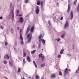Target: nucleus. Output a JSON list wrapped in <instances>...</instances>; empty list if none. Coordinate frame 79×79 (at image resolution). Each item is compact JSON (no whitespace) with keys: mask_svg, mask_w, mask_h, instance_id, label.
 Listing matches in <instances>:
<instances>
[{"mask_svg":"<svg viewBox=\"0 0 79 79\" xmlns=\"http://www.w3.org/2000/svg\"><path fill=\"white\" fill-rule=\"evenodd\" d=\"M55 40H57L58 41V39H56Z\"/></svg>","mask_w":79,"mask_h":79,"instance_id":"0e129e2a","label":"nucleus"},{"mask_svg":"<svg viewBox=\"0 0 79 79\" xmlns=\"http://www.w3.org/2000/svg\"><path fill=\"white\" fill-rule=\"evenodd\" d=\"M40 39L39 40V42L40 43H41V42L42 41V39Z\"/></svg>","mask_w":79,"mask_h":79,"instance_id":"4c0bfd02","label":"nucleus"},{"mask_svg":"<svg viewBox=\"0 0 79 79\" xmlns=\"http://www.w3.org/2000/svg\"><path fill=\"white\" fill-rule=\"evenodd\" d=\"M35 78L36 79H40V77H39V76L38 75H36L35 77Z\"/></svg>","mask_w":79,"mask_h":79,"instance_id":"f3484780","label":"nucleus"},{"mask_svg":"<svg viewBox=\"0 0 79 79\" xmlns=\"http://www.w3.org/2000/svg\"><path fill=\"white\" fill-rule=\"evenodd\" d=\"M27 59L28 61L29 62H30L31 61V59L30 58V57L29 56H27Z\"/></svg>","mask_w":79,"mask_h":79,"instance_id":"2eb2a0df","label":"nucleus"},{"mask_svg":"<svg viewBox=\"0 0 79 79\" xmlns=\"http://www.w3.org/2000/svg\"><path fill=\"white\" fill-rule=\"evenodd\" d=\"M33 63H34V64H35L36 63H35V61H34V60L33 61Z\"/></svg>","mask_w":79,"mask_h":79,"instance_id":"5fc2aeb1","label":"nucleus"},{"mask_svg":"<svg viewBox=\"0 0 79 79\" xmlns=\"http://www.w3.org/2000/svg\"><path fill=\"white\" fill-rule=\"evenodd\" d=\"M68 74V68H66L64 69V76L65 77L66 75Z\"/></svg>","mask_w":79,"mask_h":79,"instance_id":"f03ea898","label":"nucleus"},{"mask_svg":"<svg viewBox=\"0 0 79 79\" xmlns=\"http://www.w3.org/2000/svg\"><path fill=\"white\" fill-rule=\"evenodd\" d=\"M0 27L1 28V29H3V26L1 25Z\"/></svg>","mask_w":79,"mask_h":79,"instance_id":"c9c22d12","label":"nucleus"},{"mask_svg":"<svg viewBox=\"0 0 79 79\" xmlns=\"http://www.w3.org/2000/svg\"><path fill=\"white\" fill-rule=\"evenodd\" d=\"M35 12L36 15H39L40 12V8L38 6H36L35 7Z\"/></svg>","mask_w":79,"mask_h":79,"instance_id":"f257e3e1","label":"nucleus"},{"mask_svg":"<svg viewBox=\"0 0 79 79\" xmlns=\"http://www.w3.org/2000/svg\"><path fill=\"white\" fill-rule=\"evenodd\" d=\"M78 73V69H77L76 71V73Z\"/></svg>","mask_w":79,"mask_h":79,"instance_id":"864d4df0","label":"nucleus"},{"mask_svg":"<svg viewBox=\"0 0 79 79\" xmlns=\"http://www.w3.org/2000/svg\"><path fill=\"white\" fill-rule=\"evenodd\" d=\"M20 71H21V69L19 68L18 70V73H20Z\"/></svg>","mask_w":79,"mask_h":79,"instance_id":"e433bc0d","label":"nucleus"},{"mask_svg":"<svg viewBox=\"0 0 79 79\" xmlns=\"http://www.w3.org/2000/svg\"><path fill=\"white\" fill-rule=\"evenodd\" d=\"M10 31L12 32V34H13V32H14V29L12 28H10Z\"/></svg>","mask_w":79,"mask_h":79,"instance_id":"a211bd4d","label":"nucleus"},{"mask_svg":"<svg viewBox=\"0 0 79 79\" xmlns=\"http://www.w3.org/2000/svg\"><path fill=\"white\" fill-rule=\"evenodd\" d=\"M77 0H75L73 2V5H76V3H77Z\"/></svg>","mask_w":79,"mask_h":79,"instance_id":"412c9836","label":"nucleus"},{"mask_svg":"<svg viewBox=\"0 0 79 79\" xmlns=\"http://www.w3.org/2000/svg\"><path fill=\"white\" fill-rule=\"evenodd\" d=\"M31 27V25H29L27 28V31H26V35H27L28 34V32H29V31H30V28Z\"/></svg>","mask_w":79,"mask_h":79,"instance_id":"7ed1b4c3","label":"nucleus"},{"mask_svg":"<svg viewBox=\"0 0 79 79\" xmlns=\"http://www.w3.org/2000/svg\"><path fill=\"white\" fill-rule=\"evenodd\" d=\"M64 52V49H62L61 50L60 52V55H61V54H62V53H63V52Z\"/></svg>","mask_w":79,"mask_h":79,"instance_id":"aec40b11","label":"nucleus"},{"mask_svg":"<svg viewBox=\"0 0 79 79\" xmlns=\"http://www.w3.org/2000/svg\"><path fill=\"white\" fill-rule=\"evenodd\" d=\"M62 43V42H60L59 43L60 44H61Z\"/></svg>","mask_w":79,"mask_h":79,"instance_id":"338daca9","label":"nucleus"},{"mask_svg":"<svg viewBox=\"0 0 79 79\" xmlns=\"http://www.w3.org/2000/svg\"><path fill=\"white\" fill-rule=\"evenodd\" d=\"M20 39L22 41L21 42V45H24V42L23 41V37H20Z\"/></svg>","mask_w":79,"mask_h":79,"instance_id":"423d86ee","label":"nucleus"},{"mask_svg":"<svg viewBox=\"0 0 79 79\" xmlns=\"http://www.w3.org/2000/svg\"><path fill=\"white\" fill-rule=\"evenodd\" d=\"M68 26V22L66 21V22L65 23V24L64 25V28L66 29V28Z\"/></svg>","mask_w":79,"mask_h":79,"instance_id":"1a4fd4ad","label":"nucleus"},{"mask_svg":"<svg viewBox=\"0 0 79 79\" xmlns=\"http://www.w3.org/2000/svg\"><path fill=\"white\" fill-rule=\"evenodd\" d=\"M59 5V3H57V5Z\"/></svg>","mask_w":79,"mask_h":79,"instance_id":"e2e57ef3","label":"nucleus"},{"mask_svg":"<svg viewBox=\"0 0 79 79\" xmlns=\"http://www.w3.org/2000/svg\"><path fill=\"white\" fill-rule=\"evenodd\" d=\"M10 65L11 66V62H9Z\"/></svg>","mask_w":79,"mask_h":79,"instance_id":"4d7b16f0","label":"nucleus"},{"mask_svg":"<svg viewBox=\"0 0 79 79\" xmlns=\"http://www.w3.org/2000/svg\"><path fill=\"white\" fill-rule=\"evenodd\" d=\"M40 5H41V8L42 10H43L44 9V7H43V1H41L40 2Z\"/></svg>","mask_w":79,"mask_h":79,"instance_id":"6e6552de","label":"nucleus"},{"mask_svg":"<svg viewBox=\"0 0 79 79\" xmlns=\"http://www.w3.org/2000/svg\"><path fill=\"white\" fill-rule=\"evenodd\" d=\"M33 48H35V46L34 45H33Z\"/></svg>","mask_w":79,"mask_h":79,"instance_id":"bf43d9fd","label":"nucleus"},{"mask_svg":"<svg viewBox=\"0 0 79 79\" xmlns=\"http://www.w3.org/2000/svg\"><path fill=\"white\" fill-rule=\"evenodd\" d=\"M62 35L65 36V35H66V33H65V32H64Z\"/></svg>","mask_w":79,"mask_h":79,"instance_id":"49530a36","label":"nucleus"},{"mask_svg":"<svg viewBox=\"0 0 79 79\" xmlns=\"http://www.w3.org/2000/svg\"><path fill=\"white\" fill-rule=\"evenodd\" d=\"M34 30V26H33L31 27V32H33Z\"/></svg>","mask_w":79,"mask_h":79,"instance_id":"ddd939ff","label":"nucleus"},{"mask_svg":"<svg viewBox=\"0 0 79 79\" xmlns=\"http://www.w3.org/2000/svg\"><path fill=\"white\" fill-rule=\"evenodd\" d=\"M34 65L35 68H37V64H36V63Z\"/></svg>","mask_w":79,"mask_h":79,"instance_id":"c03bdc74","label":"nucleus"},{"mask_svg":"<svg viewBox=\"0 0 79 79\" xmlns=\"http://www.w3.org/2000/svg\"><path fill=\"white\" fill-rule=\"evenodd\" d=\"M19 16H20V17H22V15H21V14H19Z\"/></svg>","mask_w":79,"mask_h":79,"instance_id":"6e6d98bb","label":"nucleus"},{"mask_svg":"<svg viewBox=\"0 0 79 79\" xmlns=\"http://www.w3.org/2000/svg\"><path fill=\"white\" fill-rule=\"evenodd\" d=\"M5 46H7V45H8V43L7 42H6L5 43Z\"/></svg>","mask_w":79,"mask_h":79,"instance_id":"72a5a7b5","label":"nucleus"},{"mask_svg":"<svg viewBox=\"0 0 79 79\" xmlns=\"http://www.w3.org/2000/svg\"><path fill=\"white\" fill-rule=\"evenodd\" d=\"M40 2L39 1H38L37 2V4L38 5H40Z\"/></svg>","mask_w":79,"mask_h":79,"instance_id":"b1692460","label":"nucleus"},{"mask_svg":"<svg viewBox=\"0 0 79 79\" xmlns=\"http://www.w3.org/2000/svg\"><path fill=\"white\" fill-rule=\"evenodd\" d=\"M6 57L7 59L8 60H9V59H10V56H8V54H6L4 56V59H5V58H6Z\"/></svg>","mask_w":79,"mask_h":79,"instance_id":"0eeeda50","label":"nucleus"},{"mask_svg":"<svg viewBox=\"0 0 79 79\" xmlns=\"http://www.w3.org/2000/svg\"><path fill=\"white\" fill-rule=\"evenodd\" d=\"M42 37L43 36L42 35H40L39 36V39H42Z\"/></svg>","mask_w":79,"mask_h":79,"instance_id":"a878e982","label":"nucleus"},{"mask_svg":"<svg viewBox=\"0 0 79 79\" xmlns=\"http://www.w3.org/2000/svg\"><path fill=\"white\" fill-rule=\"evenodd\" d=\"M45 66V64H41L40 65L41 67H44V66Z\"/></svg>","mask_w":79,"mask_h":79,"instance_id":"c756f323","label":"nucleus"},{"mask_svg":"<svg viewBox=\"0 0 79 79\" xmlns=\"http://www.w3.org/2000/svg\"><path fill=\"white\" fill-rule=\"evenodd\" d=\"M22 29H20V37H23L22 36Z\"/></svg>","mask_w":79,"mask_h":79,"instance_id":"f8f14e48","label":"nucleus"},{"mask_svg":"<svg viewBox=\"0 0 79 79\" xmlns=\"http://www.w3.org/2000/svg\"><path fill=\"white\" fill-rule=\"evenodd\" d=\"M58 58H60L61 57V55H58L57 56Z\"/></svg>","mask_w":79,"mask_h":79,"instance_id":"a19ab883","label":"nucleus"},{"mask_svg":"<svg viewBox=\"0 0 79 79\" xmlns=\"http://www.w3.org/2000/svg\"><path fill=\"white\" fill-rule=\"evenodd\" d=\"M20 23H23L24 22V19H23V18L21 17L19 18V19Z\"/></svg>","mask_w":79,"mask_h":79,"instance_id":"39448f33","label":"nucleus"},{"mask_svg":"<svg viewBox=\"0 0 79 79\" xmlns=\"http://www.w3.org/2000/svg\"><path fill=\"white\" fill-rule=\"evenodd\" d=\"M71 18H70V19H72L73 18V11H71Z\"/></svg>","mask_w":79,"mask_h":79,"instance_id":"9d476101","label":"nucleus"},{"mask_svg":"<svg viewBox=\"0 0 79 79\" xmlns=\"http://www.w3.org/2000/svg\"><path fill=\"white\" fill-rule=\"evenodd\" d=\"M3 62L5 64H6V63H7V62L6 60H4L3 61Z\"/></svg>","mask_w":79,"mask_h":79,"instance_id":"c85d7f7f","label":"nucleus"},{"mask_svg":"<svg viewBox=\"0 0 79 79\" xmlns=\"http://www.w3.org/2000/svg\"><path fill=\"white\" fill-rule=\"evenodd\" d=\"M23 54H24V56H26V52H24L23 53Z\"/></svg>","mask_w":79,"mask_h":79,"instance_id":"a18cd8bd","label":"nucleus"},{"mask_svg":"<svg viewBox=\"0 0 79 79\" xmlns=\"http://www.w3.org/2000/svg\"><path fill=\"white\" fill-rule=\"evenodd\" d=\"M25 3H29V0H26V1L25 2Z\"/></svg>","mask_w":79,"mask_h":79,"instance_id":"2f4dec72","label":"nucleus"},{"mask_svg":"<svg viewBox=\"0 0 79 79\" xmlns=\"http://www.w3.org/2000/svg\"><path fill=\"white\" fill-rule=\"evenodd\" d=\"M11 13L12 14V18L14 19V10H12L11 11Z\"/></svg>","mask_w":79,"mask_h":79,"instance_id":"4468645a","label":"nucleus"},{"mask_svg":"<svg viewBox=\"0 0 79 79\" xmlns=\"http://www.w3.org/2000/svg\"><path fill=\"white\" fill-rule=\"evenodd\" d=\"M48 23L49 26H52V23H50V21H48Z\"/></svg>","mask_w":79,"mask_h":79,"instance_id":"bb28decb","label":"nucleus"},{"mask_svg":"<svg viewBox=\"0 0 79 79\" xmlns=\"http://www.w3.org/2000/svg\"><path fill=\"white\" fill-rule=\"evenodd\" d=\"M35 52H36V50H34L33 51H31V54H34V53H35Z\"/></svg>","mask_w":79,"mask_h":79,"instance_id":"4be33fe9","label":"nucleus"},{"mask_svg":"<svg viewBox=\"0 0 79 79\" xmlns=\"http://www.w3.org/2000/svg\"><path fill=\"white\" fill-rule=\"evenodd\" d=\"M30 35H31V33H30L29 35H27V39H28V38H29V37Z\"/></svg>","mask_w":79,"mask_h":79,"instance_id":"473e14b6","label":"nucleus"},{"mask_svg":"<svg viewBox=\"0 0 79 79\" xmlns=\"http://www.w3.org/2000/svg\"><path fill=\"white\" fill-rule=\"evenodd\" d=\"M63 16L61 17L60 19V20H63Z\"/></svg>","mask_w":79,"mask_h":79,"instance_id":"79ce46f5","label":"nucleus"},{"mask_svg":"<svg viewBox=\"0 0 79 79\" xmlns=\"http://www.w3.org/2000/svg\"><path fill=\"white\" fill-rule=\"evenodd\" d=\"M17 41H16L15 43V46H16H16H17Z\"/></svg>","mask_w":79,"mask_h":79,"instance_id":"58836bf2","label":"nucleus"},{"mask_svg":"<svg viewBox=\"0 0 79 79\" xmlns=\"http://www.w3.org/2000/svg\"><path fill=\"white\" fill-rule=\"evenodd\" d=\"M69 71H71V69H69Z\"/></svg>","mask_w":79,"mask_h":79,"instance_id":"680f3d73","label":"nucleus"},{"mask_svg":"<svg viewBox=\"0 0 79 79\" xmlns=\"http://www.w3.org/2000/svg\"><path fill=\"white\" fill-rule=\"evenodd\" d=\"M68 2L69 5L67 10V13H69V11H70V6H69V3H70V1L69 0Z\"/></svg>","mask_w":79,"mask_h":79,"instance_id":"20e7f679","label":"nucleus"},{"mask_svg":"<svg viewBox=\"0 0 79 79\" xmlns=\"http://www.w3.org/2000/svg\"><path fill=\"white\" fill-rule=\"evenodd\" d=\"M42 55H43V54L42 53L40 54L39 55V58H41V57L42 56Z\"/></svg>","mask_w":79,"mask_h":79,"instance_id":"5701e85b","label":"nucleus"},{"mask_svg":"<svg viewBox=\"0 0 79 79\" xmlns=\"http://www.w3.org/2000/svg\"><path fill=\"white\" fill-rule=\"evenodd\" d=\"M23 63H26V61L25 60V58L23 59Z\"/></svg>","mask_w":79,"mask_h":79,"instance_id":"7c9ffc66","label":"nucleus"},{"mask_svg":"<svg viewBox=\"0 0 79 79\" xmlns=\"http://www.w3.org/2000/svg\"><path fill=\"white\" fill-rule=\"evenodd\" d=\"M41 79H44V78L42 77L41 78Z\"/></svg>","mask_w":79,"mask_h":79,"instance_id":"774afa93","label":"nucleus"},{"mask_svg":"<svg viewBox=\"0 0 79 79\" xmlns=\"http://www.w3.org/2000/svg\"><path fill=\"white\" fill-rule=\"evenodd\" d=\"M58 40H57V42H58L60 40V39H59V38H58Z\"/></svg>","mask_w":79,"mask_h":79,"instance_id":"603ef678","label":"nucleus"},{"mask_svg":"<svg viewBox=\"0 0 79 79\" xmlns=\"http://www.w3.org/2000/svg\"><path fill=\"white\" fill-rule=\"evenodd\" d=\"M64 35H61V37L62 38H63V39H64Z\"/></svg>","mask_w":79,"mask_h":79,"instance_id":"ea45409f","label":"nucleus"},{"mask_svg":"<svg viewBox=\"0 0 79 79\" xmlns=\"http://www.w3.org/2000/svg\"><path fill=\"white\" fill-rule=\"evenodd\" d=\"M19 60H21V58L20 57L19 58Z\"/></svg>","mask_w":79,"mask_h":79,"instance_id":"69168bd1","label":"nucleus"},{"mask_svg":"<svg viewBox=\"0 0 79 79\" xmlns=\"http://www.w3.org/2000/svg\"><path fill=\"white\" fill-rule=\"evenodd\" d=\"M16 16H18V13H17Z\"/></svg>","mask_w":79,"mask_h":79,"instance_id":"052dcab7","label":"nucleus"},{"mask_svg":"<svg viewBox=\"0 0 79 79\" xmlns=\"http://www.w3.org/2000/svg\"><path fill=\"white\" fill-rule=\"evenodd\" d=\"M59 75V76H63V75L62 74V73L61 72V71H60Z\"/></svg>","mask_w":79,"mask_h":79,"instance_id":"6ab92c4d","label":"nucleus"},{"mask_svg":"<svg viewBox=\"0 0 79 79\" xmlns=\"http://www.w3.org/2000/svg\"><path fill=\"white\" fill-rule=\"evenodd\" d=\"M17 30H18V31H19V27H17Z\"/></svg>","mask_w":79,"mask_h":79,"instance_id":"37998d69","label":"nucleus"},{"mask_svg":"<svg viewBox=\"0 0 79 79\" xmlns=\"http://www.w3.org/2000/svg\"><path fill=\"white\" fill-rule=\"evenodd\" d=\"M42 42L43 44H45V40L44 39H43L42 40Z\"/></svg>","mask_w":79,"mask_h":79,"instance_id":"393cba45","label":"nucleus"},{"mask_svg":"<svg viewBox=\"0 0 79 79\" xmlns=\"http://www.w3.org/2000/svg\"><path fill=\"white\" fill-rule=\"evenodd\" d=\"M31 39H32V35H31L28 39V43H30V41L31 40Z\"/></svg>","mask_w":79,"mask_h":79,"instance_id":"9b49d317","label":"nucleus"},{"mask_svg":"<svg viewBox=\"0 0 79 79\" xmlns=\"http://www.w3.org/2000/svg\"><path fill=\"white\" fill-rule=\"evenodd\" d=\"M19 9L17 11V13H19Z\"/></svg>","mask_w":79,"mask_h":79,"instance_id":"8fccbe9b","label":"nucleus"},{"mask_svg":"<svg viewBox=\"0 0 79 79\" xmlns=\"http://www.w3.org/2000/svg\"><path fill=\"white\" fill-rule=\"evenodd\" d=\"M0 19H3V17L2 16L0 17Z\"/></svg>","mask_w":79,"mask_h":79,"instance_id":"3c124183","label":"nucleus"},{"mask_svg":"<svg viewBox=\"0 0 79 79\" xmlns=\"http://www.w3.org/2000/svg\"><path fill=\"white\" fill-rule=\"evenodd\" d=\"M40 47H41V44H39L38 45V48H40Z\"/></svg>","mask_w":79,"mask_h":79,"instance_id":"f704fd0d","label":"nucleus"},{"mask_svg":"<svg viewBox=\"0 0 79 79\" xmlns=\"http://www.w3.org/2000/svg\"><path fill=\"white\" fill-rule=\"evenodd\" d=\"M67 55H68V56H70V57H71V55L70 54H67Z\"/></svg>","mask_w":79,"mask_h":79,"instance_id":"de8ad7c7","label":"nucleus"},{"mask_svg":"<svg viewBox=\"0 0 79 79\" xmlns=\"http://www.w3.org/2000/svg\"><path fill=\"white\" fill-rule=\"evenodd\" d=\"M12 6V3H10V8H11Z\"/></svg>","mask_w":79,"mask_h":79,"instance_id":"09e8293b","label":"nucleus"},{"mask_svg":"<svg viewBox=\"0 0 79 79\" xmlns=\"http://www.w3.org/2000/svg\"><path fill=\"white\" fill-rule=\"evenodd\" d=\"M55 76H56V75H55V74H52L51 75V77L53 79V78H55Z\"/></svg>","mask_w":79,"mask_h":79,"instance_id":"dca6fc26","label":"nucleus"},{"mask_svg":"<svg viewBox=\"0 0 79 79\" xmlns=\"http://www.w3.org/2000/svg\"><path fill=\"white\" fill-rule=\"evenodd\" d=\"M29 16V15L28 14L26 15V17H28V16Z\"/></svg>","mask_w":79,"mask_h":79,"instance_id":"13d9d810","label":"nucleus"},{"mask_svg":"<svg viewBox=\"0 0 79 79\" xmlns=\"http://www.w3.org/2000/svg\"><path fill=\"white\" fill-rule=\"evenodd\" d=\"M44 56H43L42 57H41V59H42V61H44Z\"/></svg>","mask_w":79,"mask_h":79,"instance_id":"cd10ccee","label":"nucleus"}]
</instances>
